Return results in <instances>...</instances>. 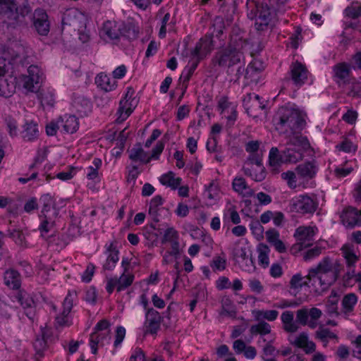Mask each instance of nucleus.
Masks as SVG:
<instances>
[{
	"label": "nucleus",
	"mask_w": 361,
	"mask_h": 361,
	"mask_svg": "<svg viewBox=\"0 0 361 361\" xmlns=\"http://www.w3.org/2000/svg\"><path fill=\"white\" fill-rule=\"evenodd\" d=\"M306 118V113L299 109L281 107L279 109L274 118L276 130L293 136L281 153L277 147H272L269 151V165L276 172L282 164H295L302 160L304 152L310 147L307 138L298 135L305 126Z\"/></svg>",
	"instance_id": "f257e3e1"
},
{
	"label": "nucleus",
	"mask_w": 361,
	"mask_h": 361,
	"mask_svg": "<svg viewBox=\"0 0 361 361\" xmlns=\"http://www.w3.org/2000/svg\"><path fill=\"white\" fill-rule=\"evenodd\" d=\"M343 269V266L338 260L324 257L314 268L309 270V282L316 293H321L337 281Z\"/></svg>",
	"instance_id": "f03ea898"
},
{
	"label": "nucleus",
	"mask_w": 361,
	"mask_h": 361,
	"mask_svg": "<svg viewBox=\"0 0 361 361\" xmlns=\"http://www.w3.org/2000/svg\"><path fill=\"white\" fill-rule=\"evenodd\" d=\"M31 10L27 2L16 7L14 0H0V15H2L4 23L9 30H18L25 25V16Z\"/></svg>",
	"instance_id": "7ed1b4c3"
},
{
	"label": "nucleus",
	"mask_w": 361,
	"mask_h": 361,
	"mask_svg": "<svg viewBox=\"0 0 361 361\" xmlns=\"http://www.w3.org/2000/svg\"><path fill=\"white\" fill-rule=\"evenodd\" d=\"M247 15L251 19L255 20V27L258 31H264L272 26L276 13L273 8L260 0H247Z\"/></svg>",
	"instance_id": "20e7f679"
},
{
	"label": "nucleus",
	"mask_w": 361,
	"mask_h": 361,
	"mask_svg": "<svg viewBox=\"0 0 361 361\" xmlns=\"http://www.w3.org/2000/svg\"><path fill=\"white\" fill-rule=\"evenodd\" d=\"M244 46L245 42L240 39L232 41L226 47L219 50L215 54L214 63L228 70L238 64H244Z\"/></svg>",
	"instance_id": "39448f33"
},
{
	"label": "nucleus",
	"mask_w": 361,
	"mask_h": 361,
	"mask_svg": "<svg viewBox=\"0 0 361 361\" xmlns=\"http://www.w3.org/2000/svg\"><path fill=\"white\" fill-rule=\"evenodd\" d=\"M213 47L212 37L206 35L200 39L193 50L190 52L185 50L183 53V59L189 58L188 65L184 70L185 72H187L186 78L188 80L197 68L200 60L211 52Z\"/></svg>",
	"instance_id": "423d86ee"
},
{
	"label": "nucleus",
	"mask_w": 361,
	"mask_h": 361,
	"mask_svg": "<svg viewBox=\"0 0 361 361\" xmlns=\"http://www.w3.org/2000/svg\"><path fill=\"white\" fill-rule=\"evenodd\" d=\"M110 323L103 319L99 322L94 327V331L90 335V345L93 354L97 353V349L109 344L111 341Z\"/></svg>",
	"instance_id": "0eeeda50"
},
{
	"label": "nucleus",
	"mask_w": 361,
	"mask_h": 361,
	"mask_svg": "<svg viewBox=\"0 0 361 361\" xmlns=\"http://www.w3.org/2000/svg\"><path fill=\"white\" fill-rule=\"evenodd\" d=\"M164 148V144L162 142L159 141L153 148L152 153L149 154L143 149L140 144H137L128 151L129 159L135 162L147 164L152 159H159Z\"/></svg>",
	"instance_id": "6e6552de"
},
{
	"label": "nucleus",
	"mask_w": 361,
	"mask_h": 361,
	"mask_svg": "<svg viewBox=\"0 0 361 361\" xmlns=\"http://www.w3.org/2000/svg\"><path fill=\"white\" fill-rule=\"evenodd\" d=\"M317 207V201L306 194L297 195L289 202L290 212L302 215L314 213Z\"/></svg>",
	"instance_id": "1a4fd4ad"
},
{
	"label": "nucleus",
	"mask_w": 361,
	"mask_h": 361,
	"mask_svg": "<svg viewBox=\"0 0 361 361\" xmlns=\"http://www.w3.org/2000/svg\"><path fill=\"white\" fill-rule=\"evenodd\" d=\"M44 73L37 66H30L27 69V75H22L19 78V84L28 92H36L43 80Z\"/></svg>",
	"instance_id": "9d476101"
},
{
	"label": "nucleus",
	"mask_w": 361,
	"mask_h": 361,
	"mask_svg": "<svg viewBox=\"0 0 361 361\" xmlns=\"http://www.w3.org/2000/svg\"><path fill=\"white\" fill-rule=\"evenodd\" d=\"M135 276L132 272H122L120 276H109L106 278V290L111 294L115 290L121 292L129 288L133 283Z\"/></svg>",
	"instance_id": "9b49d317"
},
{
	"label": "nucleus",
	"mask_w": 361,
	"mask_h": 361,
	"mask_svg": "<svg viewBox=\"0 0 361 361\" xmlns=\"http://www.w3.org/2000/svg\"><path fill=\"white\" fill-rule=\"evenodd\" d=\"M138 101L135 97V91L131 87H128L125 97L120 101L119 108L118 109L117 121L121 123L124 121L131 114Z\"/></svg>",
	"instance_id": "f8f14e48"
},
{
	"label": "nucleus",
	"mask_w": 361,
	"mask_h": 361,
	"mask_svg": "<svg viewBox=\"0 0 361 361\" xmlns=\"http://www.w3.org/2000/svg\"><path fill=\"white\" fill-rule=\"evenodd\" d=\"M318 229L314 226H301L296 228L294 237L299 249L302 250L311 246L314 241V236Z\"/></svg>",
	"instance_id": "ddd939ff"
},
{
	"label": "nucleus",
	"mask_w": 361,
	"mask_h": 361,
	"mask_svg": "<svg viewBox=\"0 0 361 361\" xmlns=\"http://www.w3.org/2000/svg\"><path fill=\"white\" fill-rule=\"evenodd\" d=\"M87 17L77 9L67 11L63 18V25L73 27V30L80 32L86 28Z\"/></svg>",
	"instance_id": "4468645a"
},
{
	"label": "nucleus",
	"mask_w": 361,
	"mask_h": 361,
	"mask_svg": "<svg viewBox=\"0 0 361 361\" xmlns=\"http://www.w3.org/2000/svg\"><path fill=\"white\" fill-rule=\"evenodd\" d=\"M5 62L0 66V95L10 97L16 90V78L5 71Z\"/></svg>",
	"instance_id": "2eb2a0df"
},
{
	"label": "nucleus",
	"mask_w": 361,
	"mask_h": 361,
	"mask_svg": "<svg viewBox=\"0 0 361 361\" xmlns=\"http://www.w3.org/2000/svg\"><path fill=\"white\" fill-rule=\"evenodd\" d=\"M76 291L69 290L63 302V312L56 317V324L59 326H69L71 324L69 314L73 305V301L76 298Z\"/></svg>",
	"instance_id": "dca6fc26"
},
{
	"label": "nucleus",
	"mask_w": 361,
	"mask_h": 361,
	"mask_svg": "<svg viewBox=\"0 0 361 361\" xmlns=\"http://www.w3.org/2000/svg\"><path fill=\"white\" fill-rule=\"evenodd\" d=\"M123 27V23L107 20L103 24L100 35L106 40L118 39L122 35Z\"/></svg>",
	"instance_id": "f3484780"
},
{
	"label": "nucleus",
	"mask_w": 361,
	"mask_h": 361,
	"mask_svg": "<svg viewBox=\"0 0 361 361\" xmlns=\"http://www.w3.org/2000/svg\"><path fill=\"white\" fill-rule=\"evenodd\" d=\"M290 73L293 83L300 87L307 80L309 72L302 63L295 61L290 65Z\"/></svg>",
	"instance_id": "a211bd4d"
},
{
	"label": "nucleus",
	"mask_w": 361,
	"mask_h": 361,
	"mask_svg": "<svg viewBox=\"0 0 361 361\" xmlns=\"http://www.w3.org/2000/svg\"><path fill=\"white\" fill-rule=\"evenodd\" d=\"M341 221L346 227L353 228L361 224V212L349 207L345 209L341 214Z\"/></svg>",
	"instance_id": "6ab92c4d"
},
{
	"label": "nucleus",
	"mask_w": 361,
	"mask_h": 361,
	"mask_svg": "<svg viewBox=\"0 0 361 361\" xmlns=\"http://www.w3.org/2000/svg\"><path fill=\"white\" fill-rule=\"evenodd\" d=\"M33 24L35 30L40 35H47L49 32V22L47 14L41 9L35 10Z\"/></svg>",
	"instance_id": "aec40b11"
},
{
	"label": "nucleus",
	"mask_w": 361,
	"mask_h": 361,
	"mask_svg": "<svg viewBox=\"0 0 361 361\" xmlns=\"http://www.w3.org/2000/svg\"><path fill=\"white\" fill-rule=\"evenodd\" d=\"M20 135L25 142H34L39 137L38 124L33 121H26L22 126Z\"/></svg>",
	"instance_id": "412c9836"
},
{
	"label": "nucleus",
	"mask_w": 361,
	"mask_h": 361,
	"mask_svg": "<svg viewBox=\"0 0 361 361\" xmlns=\"http://www.w3.org/2000/svg\"><path fill=\"white\" fill-rule=\"evenodd\" d=\"M145 323L146 333L157 334L160 328L161 317L159 313L154 309H149L146 312Z\"/></svg>",
	"instance_id": "4be33fe9"
},
{
	"label": "nucleus",
	"mask_w": 361,
	"mask_h": 361,
	"mask_svg": "<svg viewBox=\"0 0 361 361\" xmlns=\"http://www.w3.org/2000/svg\"><path fill=\"white\" fill-rule=\"evenodd\" d=\"M262 66L258 61L250 63L245 71V78L247 84L259 83L262 78Z\"/></svg>",
	"instance_id": "5701e85b"
},
{
	"label": "nucleus",
	"mask_w": 361,
	"mask_h": 361,
	"mask_svg": "<svg viewBox=\"0 0 361 361\" xmlns=\"http://www.w3.org/2000/svg\"><path fill=\"white\" fill-rule=\"evenodd\" d=\"M291 344L302 348L306 354H310L315 351V343L309 339L308 335L305 333H300L296 336L293 340L289 339Z\"/></svg>",
	"instance_id": "b1692460"
},
{
	"label": "nucleus",
	"mask_w": 361,
	"mask_h": 361,
	"mask_svg": "<svg viewBox=\"0 0 361 361\" xmlns=\"http://www.w3.org/2000/svg\"><path fill=\"white\" fill-rule=\"evenodd\" d=\"M58 214V210L56 209H54L50 214H40L39 218L41 219V223L39 226V230L42 237L44 238L45 235L53 228Z\"/></svg>",
	"instance_id": "393cba45"
},
{
	"label": "nucleus",
	"mask_w": 361,
	"mask_h": 361,
	"mask_svg": "<svg viewBox=\"0 0 361 361\" xmlns=\"http://www.w3.org/2000/svg\"><path fill=\"white\" fill-rule=\"evenodd\" d=\"M297 174L303 179L313 178L317 172V166L314 161H306L299 164L295 169Z\"/></svg>",
	"instance_id": "a878e982"
},
{
	"label": "nucleus",
	"mask_w": 361,
	"mask_h": 361,
	"mask_svg": "<svg viewBox=\"0 0 361 361\" xmlns=\"http://www.w3.org/2000/svg\"><path fill=\"white\" fill-rule=\"evenodd\" d=\"M231 253L236 262L238 259L250 255L251 247L247 240L240 239L233 244Z\"/></svg>",
	"instance_id": "bb28decb"
},
{
	"label": "nucleus",
	"mask_w": 361,
	"mask_h": 361,
	"mask_svg": "<svg viewBox=\"0 0 361 361\" xmlns=\"http://www.w3.org/2000/svg\"><path fill=\"white\" fill-rule=\"evenodd\" d=\"M233 348L236 354L243 353L245 357L248 360H253L257 355L256 348L252 345H247L241 339L233 342Z\"/></svg>",
	"instance_id": "cd10ccee"
},
{
	"label": "nucleus",
	"mask_w": 361,
	"mask_h": 361,
	"mask_svg": "<svg viewBox=\"0 0 361 361\" xmlns=\"http://www.w3.org/2000/svg\"><path fill=\"white\" fill-rule=\"evenodd\" d=\"M232 187L235 192L243 197H250L254 195V190L243 177H235L232 182Z\"/></svg>",
	"instance_id": "c85d7f7f"
},
{
	"label": "nucleus",
	"mask_w": 361,
	"mask_h": 361,
	"mask_svg": "<svg viewBox=\"0 0 361 361\" xmlns=\"http://www.w3.org/2000/svg\"><path fill=\"white\" fill-rule=\"evenodd\" d=\"M59 123L61 132L73 134L75 133L79 128V122L78 118L73 115H65L63 118H59Z\"/></svg>",
	"instance_id": "c756f323"
},
{
	"label": "nucleus",
	"mask_w": 361,
	"mask_h": 361,
	"mask_svg": "<svg viewBox=\"0 0 361 361\" xmlns=\"http://www.w3.org/2000/svg\"><path fill=\"white\" fill-rule=\"evenodd\" d=\"M204 197L207 204H215L220 197V188L216 180H212L208 185L205 186Z\"/></svg>",
	"instance_id": "7c9ffc66"
},
{
	"label": "nucleus",
	"mask_w": 361,
	"mask_h": 361,
	"mask_svg": "<svg viewBox=\"0 0 361 361\" xmlns=\"http://www.w3.org/2000/svg\"><path fill=\"white\" fill-rule=\"evenodd\" d=\"M281 319L283 329L288 333L296 332L300 326L297 321H294V314L291 311H285L281 314Z\"/></svg>",
	"instance_id": "2f4dec72"
},
{
	"label": "nucleus",
	"mask_w": 361,
	"mask_h": 361,
	"mask_svg": "<svg viewBox=\"0 0 361 361\" xmlns=\"http://www.w3.org/2000/svg\"><path fill=\"white\" fill-rule=\"evenodd\" d=\"M97 85L105 92H110L116 89L117 82L114 78L104 74L99 73L95 78Z\"/></svg>",
	"instance_id": "473e14b6"
},
{
	"label": "nucleus",
	"mask_w": 361,
	"mask_h": 361,
	"mask_svg": "<svg viewBox=\"0 0 361 361\" xmlns=\"http://www.w3.org/2000/svg\"><path fill=\"white\" fill-rule=\"evenodd\" d=\"M252 315L255 321L262 322L267 320L273 322L276 320L279 316V312L275 310H253Z\"/></svg>",
	"instance_id": "72a5a7b5"
},
{
	"label": "nucleus",
	"mask_w": 361,
	"mask_h": 361,
	"mask_svg": "<svg viewBox=\"0 0 361 361\" xmlns=\"http://www.w3.org/2000/svg\"><path fill=\"white\" fill-rule=\"evenodd\" d=\"M243 171L245 175L251 177L254 180L259 182L265 178L266 173L263 165L244 166Z\"/></svg>",
	"instance_id": "f704fd0d"
},
{
	"label": "nucleus",
	"mask_w": 361,
	"mask_h": 361,
	"mask_svg": "<svg viewBox=\"0 0 361 361\" xmlns=\"http://www.w3.org/2000/svg\"><path fill=\"white\" fill-rule=\"evenodd\" d=\"M4 283L12 289H18L20 286V276L14 269H8L4 273Z\"/></svg>",
	"instance_id": "c9c22d12"
},
{
	"label": "nucleus",
	"mask_w": 361,
	"mask_h": 361,
	"mask_svg": "<svg viewBox=\"0 0 361 361\" xmlns=\"http://www.w3.org/2000/svg\"><path fill=\"white\" fill-rule=\"evenodd\" d=\"M159 181L162 185L176 190L180 185L182 179L179 177H176L173 172L169 171L159 177Z\"/></svg>",
	"instance_id": "e433bc0d"
},
{
	"label": "nucleus",
	"mask_w": 361,
	"mask_h": 361,
	"mask_svg": "<svg viewBox=\"0 0 361 361\" xmlns=\"http://www.w3.org/2000/svg\"><path fill=\"white\" fill-rule=\"evenodd\" d=\"M108 255L106 262L103 264V269L104 270L111 271L115 267L119 259L118 251L111 244L107 249Z\"/></svg>",
	"instance_id": "4c0bfd02"
},
{
	"label": "nucleus",
	"mask_w": 361,
	"mask_h": 361,
	"mask_svg": "<svg viewBox=\"0 0 361 361\" xmlns=\"http://www.w3.org/2000/svg\"><path fill=\"white\" fill-rule=\"evenodd\" d=\"M341 251L348 270L354 269L355 264L358 260V257L356 255L353 247L345 245L342 247Z\"/></svg>",
	"instance_id": "58836bf2"
},
{
	"label": "nucleus",
	"mask_w": 361,
	"mask_h": 361,
	"mask_svg": "<svg viewBox=\"0 0 361 361\" xmlns=\"http://www.w3.org/2000/svg\"><path fill=\"white\" fill-rule=\"evenodd\" d=\"M257 252L258 254L259 264L263 268L268 267L270 263L269 254L271 250L269 247L264 243H260L257 247Z\"/></svg>",
	"instance_id": "ea45409f"
},
{
	"label": "nucleus",
	"mask_w": 361,
	"mask_h": 361,
	"mask_svg": "<svg viewBox=\"0 0 361 361\" xmlns=\"http://www.w3.org/2000/svg\"><path fill=\"white\" fill-rule=\"evenodd\" d=\"M102 160L94 158L89 166L85 169L86 176L89 180H97L99 178V169L102 166Z\"/></svg>",
	"instance_id": "a19ab883"
},
{
	"label": "nucleus",
	"mask_w": 361,
	"mask_h": 361,
	"mask_svg": "<svg viewBox=\"0 0 361 361\" xmlns=\"http://www.w3.org/2000/svg\"><path fill=\"white\" fill-rule=\"evenodd\" d=\"M310 284L309 282L308 274L302 276L300 274L293 275L290 281V287L295 290H300L303 286Z\"/></svg>",
	"instance_id": "79ce46f5"
},
{
	"label": "nucleus",
	"mask_w": 361,
	"mask_h": 361,
	"mask_svg": "<svg viewBox=\"0 0 361 361\" xmlns=\"http://www.w3.org/2000/svg\"><path fill=\"white\" fill-rule=\"evenodd\" d=\"M180 256V248H179V243H173V245H171L170 250L166 251L163 255V262L164 264H171L176 259H177Z\"/></svg>",
	"instance_id": "37998d69"
},
{
	"label": "nucleus",
	"mask_w": 361,
	"mask_h": 361,
	"mask_svg": "<svg viewBox=\"0 0 361 361\" xmlns=\"http://www.w3.org/2000/svg\"><path fill=\"white\" fill-rule=\"evenodd\" d=\"M271 331V325L264 321L259 322L257 324L252 325L250 329V332L252 335L259 334L265 336L270 334Z\"/></svg>",
	"instance_id": "c03bdc74"
},
{
	"label": "nucleus",
	"mask_w": 361,
	"mask_h": 361,
	"mask_svg": "<svg viewBox=\"0 0 361 361\" xmlns=\"http://www.w3.org/2000/svg\"><path fill=\"white\" fill-rule=\"evenodd\" d=\"M8 236L15 242V243L21 247H27L30 246L26 240L25 234L20 230L14 229L9 231Z\"/></svg>",
	"instance_id": "a18cd8bd"
},
{
	"label": "nucleus",
	"mask_w": 361,
	"mask_h": 361,
	"mask_svg": "<svg viewBox=\"0 0 361 361\" xmlns=\"http://www.w3.org/2000/svg\"><path fill=\"white\" fill-rule=\"evenodd\" d=\"M39 202L42 204L41 214H50L51 213L52 210L55 209L54 207V199L49 194L43 195L40 197Z\"/></svg>",
	"instance_id": "49530a36"
},
{
	"label": "nucleus",
	"mask_w": 361,
	"mask_h": 361,
	"mask_svg": "<svg viewBox=\"0 0 361 361\" xmlns=\"http://www.w3.org/2000/svg\"><path fill=\"white\" fill-rule=\"evenodd\" d=\"M139 34V27L133 23H123L122 27V35L129 39H134L137 37Z\"/></svg>",
	"instance_id": "de8ad7c7"
},
{
	"label": "nucleus",
	"mask_w": 361,
	"mask_h": 361,
	"mask_svg": "<svg viewBox=\"0 0 361 361\" xmlns=\"http://www.w3.org/2000/svg\"><path fill=\"white\" fill-rule=\"evenodd\" d=\"M357 302V297L355 293L345 295L342 300V306L345 313L353 311L354 306Z\"/></svg>",
	"instance_id": "09e8293b"
},
{
	"label": "nucleus",
	"mask_w": 361,
	"mask_h": 361,
	"mask_svg": "<svg viewBox=\"0 0 361 361\" xmlns=\"http://www.w3.org/2000/svg\"><path fill=\"white\" fill-rule=\"evenodd\" d=\"M163 204V199L160 195L154 196L149 202V214L152 216V217L155 221L157 220V212L159 210V207L161 206Z\"/></svg>",
	"instance_id": "8fccbe9b"
},
{
	"label": "nucleus",
	"mask_w": 361,
	"mask_h": 361,
	"mask_svg": "<svg viewBox=\"0 0 361 361\" xmlns=\"http://www.w3.org/2000/svg\"><path fill=\"white\" fill-rule=\"evenodd\" d=\"M349 73L350 68L345 63L338 64L334 68L335 76L343 83H345L349 76Z\"/></svg>",
	"instance_id": "3c124183"
},
{
	"label": "nucleus",
	"mask_w": 361,
	"mask_h": 361,
	"mask_svg": "<svg viewBox=\"0 0 361 361\" xmlns=\"http://www.w3.org/2000/svg\"><path fill=\"white\" fill-rule=\"evenodd\" d=\"M235 262L244 271L251 273L255 270V266L251 257V255L238 259V260H237Z\"/></svg>",
	"instance_id": "603ef678"
},
{
	"label": "nucleus",
	"mask_w": 361,
	"mask_h": 361,
	"mask_svg": "<svg viewBox=\"0 0 361 361\" xmlns=\"http://www.w3.org/2000/svg\"><path fill=\"white\" fill-rule=\"evenodd\" d=\"M344 13L348 18H358L361 16V4L357 2L353 3L345 9Z\"/></svg>",
	"instance_id": "864d4df0"
},
{
	"label": "nucleus",
	"mask_w": 361,
	"mask_h": 361,
	"mask_svg": "<svg viewBox=\"0 0 361 361\" xmlns=\"http://www.w3.org/2000/svg\"><path fill=\"white\" fill-rule=\"evenodd\" d=\"M232 107H236V105L229 102L227 97H222L219 99L218 102V108L221 111V114L226 116V114H228Z\"/></svg>",
	"instance_id": "5fc2aeb1"
},
{
	"label": "nucleus",
	"mask_w": 361,
	"mask_h": 361,
	"mask_svg": "<svg viewBox=\"0 0 361 361\" xmlns=\"http://www.w3.org/2000/svg\"><path fill=\"white\" fill-rule=\"evenodd\" d=\"M338 302V298L336 293L331 294L329 297L328 300L326 304V307L327 312L329 314H334V313L337 312Z\"/></svg>",
	"instance_id": "6e6d98bb"
},
{
	"label": "nucleus",
	"mask_w": 361,
	"mask_h": 361,
	"mask_svg": "<svg viewBox=\"0 0 361 361\" xmlns=\"http://www.w3.org/2000/svg\"><path fill=\"white\" fill-rule=\"evenodd\" d=\"M171 19V15L167 13L164 15V18L161 20V26L159 30V36L161 38H164L166 36L167 32V27H169V30L173 28V25L171 23H169Z\"/></svg>",
	"instance_id": "4d7b16f0"
},
{
	"label": "nucleus",
	"mask_w": 361,
	"mask_h": 361,
	"mask_svg": "<svg viewBox=\"0 0 361 361\" xmlns=\"http://www.w3.org/2000/svg\"><path fill=\"white\" fill-rule=\"evenodd\" d=\"M34 348L36 352V355L42 357L44 355V352L47 349V342L43 337L37 338L33 344Z\"/></svg>",
	"instance_id": "13d9d810"
},
{
	"label": "nucleus",
	"mask_w": 361,
	"mask_h": 361,
	"mask_svg": "<svg viewBox=\"0 0 361 361\" xmlns=\"http://www.w3.org/2000/svg\"><path fill=\"white\" fill-rule=\"evenodd\" d=\"M178 232L173 228H169L164 232L162 242H169L171 245L173 243H178Z\"/></svg>",
	"instance_id": "bf43d9fd"
},
{
	"label": "nucleus",
	"mask_w": 361,
	"mask_h": 361,
	"mask_svg": "<svg viewBox=\"0 0 361 361\" xmlns=\"http://www.w3.org/2000/svg\"><path fill=\"white\" fill-rule=\"evenodd\" d=\"M281 178L286 181L289 188H295L297 187L296 175L293 171H288L282 173Z\"/></svg>",
	"instance_id": "052dcab7"
},
{
	"label": "nucleus",
	"mask_w": 361,
	"mask_h": 361,
	"mask_svg": "<svg viewBox=\"0 0 361 361\" xmlns=\"http://www.w3.org/2000/svg\"><path fill=\"white\" fill-rule=\"evenodd\" d=\"M250 230L252 233L257 238H262L264 228L261 225L260 222L257 220H253L250 224Z\"/></svg>",
	"instance_id": "680f3d73"
},
{
	"label": "nucleus",
	"mask_w": 361,
	"mask_h": 361,
	"mask_svg": "<svg viewBox=\"0 0 361 361\" xmlns=\"http://www.w3.org/2000/svg\"><path fill=\"white\" fill-rule=\"evenodd\" d=\"M7 130L11 137H17L18 135V123L16 120L8 118L6 120Z\"/></svg>",
	"instance_id": "e2e57ef3"
},
{
	"label": "nucleus",
	"mask_w": 361,
	"mask_h": 361,
	"mask_svg": "<svg viewBox=\"0 0 361 361\" xmlns=\"http://www.w3.org/2000/svg\"><path fill=\"white\" fill-rule=\"evenodd\" d=\"M317 337L323 342H327L328 339H337V336L328 329H322L317 331Z\"/></svg>",
	"instance_id": "0e129e2a"
},
{
	"label": "nucleus",
	"mask_w": 361,
	"mask_h": 361,
	"mask_svg": "<svg viewBox=\"0 0 361 361\" xmlns=\"http://www.w3.org/2000/svg\"><path fill=\"white\" fill-rule=\"evenodd\" d=\"M336 148L347 153L355 152L357 149L356 146L348 139H345L341 144L338 145Z\"/></svg>",
	"instance_id": "69168bd1"
},
{
	"label": "nucleus",
	"mask_w": 361,
	"mask_h": 361,
	"mask_svg": "<svg viewBox=\"0 0 361 361\" xmlns=\"http://www.w3.org/2000/svg\"><path fill=\"white\" fill-rule=\"evenodd\" d=\"M308 310L306 308L298 310L296 312L297 323L305 326L307 324L308 320Z\"/></svg>",
	"instance_id": "338daca9"
},
{
	"label": "nucleus",
	"mask_w": 361,
	"mask_h": 361,
	"mask_svg": "<svg viewBox=\"0 0 361 361\" xmlns=\"http://www.w3.org/2000/svg\"><path fill=\"white\" fill-rule=\"evenodd\" d=\"M40 101L43 106H52L54 104V95L49 92H41Z\"/></svg>",
	"instance_id": "774afa93"
}]
</instances>
